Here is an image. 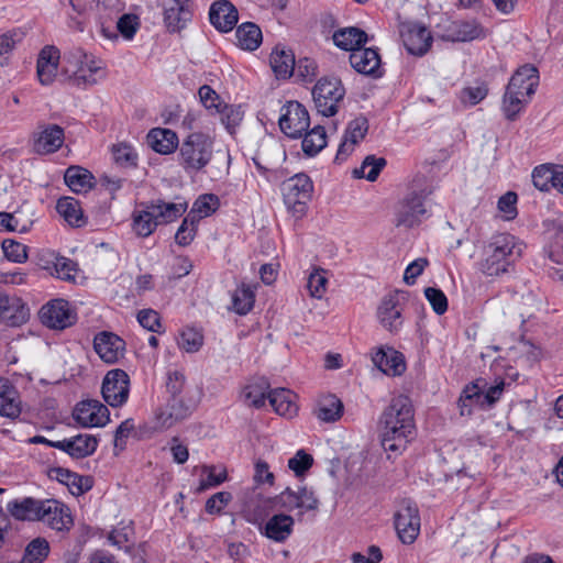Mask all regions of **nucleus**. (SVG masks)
Masks as SVG:
<instances>
[{
	"label": "nucleus",
	"instance_id": "nucleus-59",
	"mask_svg": "<svg viewBox=\"0 0 563 563\" xmlns=\"http://www.w3.org/2000/svg\"><path fill=\"white\" fill-rule=\"evenodd\" d=\"M367 131L368 120L364 115H360L349 123L344 137L352 144H357L365 137Z\"/></svg>",
	"mask_w": 563,
	"mask_h": 563
},
{
	"label": "nucleus",
	"instance_id": "nucleus-52",
	"mask_svg": "<svg viewBox=\"0 0 563 563\" xmlns=\"http://www.w3.org/2000/svg\"><path fill=\"white\" fill-rule=\"evenodd\" d=\"M220 206L219 197L214 194L200 195L192 205V208L188 214H194L198 218L211 216Z\"/></svg>",
	"mask_w": 563,
	"mask_h": 563
},
{
	"label": "nucleus",
	"instance_id": "nucleus-48",
	"mask_svg": "<svg viewBox=\"0 0 563 563\" xmlns=\"http://www.w3.org/2000/svg\"><path fill=\"white\" fill-rule=\"evenodd\" d=\"M386 164L387 162L384 157L368 155L363 161L361 167L354 169V176L356 178H365L368 181H375Z\"/></svg>",
	"mask_w": 563,
	"mask_h": 563
},
{
	"label": "nucleus",
	"instance_id": "nucleus-44",
	"mask_svg": "<svg viewBox=\"0 0 563 563\" xmlns=\"http://www.w3.org/2000/svg\"><path fill=\"white\" fill-rule=\"evenodd\" d=\"M25 32L14 27L0 35V66H8L16 45L23 41Z\"/></svg>",
	"mask_w": 563,
	"mask_h": 563
},
{
	"label": "nucleus",
	"instance_id": "nucleus-25",
	"mask_svg": "<svg viewBox=\"0 0 563 563\" xmlns=\"http://www.w3.org/2000/svg\"><path fill=\"white\" fill-rule=\"evenodd\" d=\"M98 439L91 434H77L68 439L60 440L56 449L67 453L73 459H84L92 455L98 448Z\"/></svg>",
	"mask_w": 563,
	"mask_h": 563
},
{
	"label": "nucleus",
	"instance_id": "nucleus-45",
	"mask_svg": "<svg viewBox=\"0 0 563 563\" xmlns=\"http://www.w3.org/2000/svg\"><path fill=\"white\" fill-rule=\"evenodd\" d=\"M530 99L520 92L515 91L506 87V91L503 97V112L507 120L515 121L522 109L528 104Z\"/></svg>",
	"mask_w": 563,
	"mask_h": 563
},
{
	"label": "nucleus",
	"instance_id": "nucleus-9",
	"mask_svg": "<svg viewBox=\"0 0 563 563\" xmlns=\"http://www.w3.org/2000/svg\"><path fill=\"white\" fill-rule=\"evenodd\" d=\"M278 124L286 136L299 139L310 125L309 112L300 102L288 101L282 107Z\"/></svg>",
	"mask_w": 563,
	"mask_h": 563
},
{
	"label": "nucleus",
	"instance_id": "nucleus-2",
	"mask_svg": "<svg viewBox=\"0 0 563 563\" xmlns=\"http://www.w3.org/2000/svg\"><path fill=\"white\" fill-rule=\"evenodd\" d=\"M434 187L424 175H416L406 195L397 201L394 208L393 223L396 228L413 229L431 217L428 198Z\"/></svg>",
	"mask_w": 563,
	"mask_h": 563
},
{
	"label": "nucleus",
	"instance_id": "nucleus-28",
	"mask_svg": "<svg viewBox=\"0 0 563 563\" xmlns=\"http://www.w3.org/2000/svg\"><path fill=\"white\" fill-rule=\"evenodd\" d=\"M43 507L44 500L33 497L13 499L7 504L8 512L20 521H37Z\"/></svg>",
	"mask_w": 563,
	"mask_h": 563
},
{
	"label": "nucleus",
	"instance_id": "nucleus-4",
	"mask_svg": "<svg viewBox=\"0 0 563 563\" xmlns=\"http://www.w3.org/2000/svg\"><path fill=\"white\" fill-rule=\"evenodd\" d=\"M213 157V140L202 132L190 133L180 144L178 163L190 173L202 170Z\"/></svg>",
	"mask_w": 563,
	"mask_h": 563
},
{
	"label": "nucleus",
	"instance_id": "nucleus-55",
	"mask_svg": "<svg viewBox=\"0 0 563 563\" xmlns=\"http://www.w3.org/2000/svg\"><path fill=\"white\" fill-rule=\"evenodd\" d=\"M198 218L194 214H187L175 234V241L180 246L189 245L197 233Z\"/></svg>",
	"mask_w": 563,
	"mask_h": 563
},
{
	"label": "nucleus",
	"instance_id": "nucleus-18",
	"mask_svg": "<svg viewBox=\"0 0 563 563\" xmlns=\"http://www.w3.org/2000/svg\"><path fill=\"white\" fill-rule=\"evenodd\" d=\"M64 129L57 124H44L38 126V132L33 136V150L40 155L57 152L64 144Z\"/></svg>",
	"mask_w": 563,
	"mask_h": 563
},
{
	"label": "nucleus",
	"instance_id": "nucleus-29",
	"mask_svg": "<svg viewBox=\"0 0 563 563\" xmlns=\"http://www.w3.org/2000/svg\"><path fill=\"white\" fill-rule=\"evenodd\" d=\"M544 253L553 264L562 266L560 268L549 266L547 268L548 276L554 280H563V229L555 230L549 236Z\"/></svg>",
	"mask_w": 563,
	"mask_h": 563
},
{
	"label": "nucleus",
	"instance_id": "nucleus-54",
	"mask_svg": "<svg viewBox=\"0 0 563 563\" xmlns=\"http://www.w3.org/2000/svg\"><path fill=\"white\" fill-rule=\"evenodd\" d=\"M49 553V544L43 538L32 540L25 548L22 563H43Z\"/></svg>",
	"mask_w": 563,
	"mask_h": 563
},
{
	"label": "nucleus",
	"instance_id": "nucleus-34",
	"mask_svg": "<svg viewBox=\"0 0 563 563\" xmlns=\"http://www.w3.org/2000/svg\"><path fill=\"white\" fill-rule=\"evenodd\" d=\"M146 141L153 151L163 155L174 153L179 145L176 132L163 128L152 129L147 133Z\"/></svg>",
	"mask_w": 563,
	"mask_h": 563
},
{
	"label": "nucleus",
	"instance_id": "nucleus-20",
	"mask_svg": "<svg viewBox=\"0 0 563 563\" xmlns=\"http://www.w3.org/2000/svg\"><path fill=\"white\" fill-rule=\"evenodd\" d=\"M37 521H42L56 531H68L73 527V518L68 507L55 499H45Z\"/></svg>",
	"mask_w": 563,
	"mask_h": 563
},
{
	"label": "nucleus",
	"instance_id": "nucleus-22",
	"mask_svg": "<svg viewBox=\"0 0 563 563\" xmlns=\"http://www.w3.org/2000/svg\"><path fill=\"white\" fill-rule=\"evenodd\" d=\"M48 477L56 479L60 484L67 486L70 494L74 496H81L89 492L93 486V479L89 475H79L64 467H51L48 470Z\"/></svg>",
	"mask_w": 563,
	"mask_h": 563
},
{
	"label": "nucleus",
	"instance_id": "nucleus-27",
	"mask_svg": "<svg viewBox=\"0 0 563 563\" xmlns=\"http://www.w3.org/2000/svg\"><path fill=\"white\" fill-rule=\"evenodd\" d=\"M539 85V70L537 67L530 64H526L517 69L511 76L507 87L520 92L531 99L534 95L536 89Z\"/></svg>",
	"mask_w": 563,
	"mask_h": 563
},
{
	"label": "nucleus",
	"instance_id": "nucleus-64",
	"mask_svg": "<svg viewBox=\"0 0 563 563\" xmlns=\"http://www.w3.org/2000/svg\"><path fill=\"white\" fill-rule=\"evenodd\" d=\"M198 95L201 103L211 114H214L223 103L221 97L208 85L201 86L198 90Z\"/></svg>",
	"mask_w": 563,
	"mask_h": 563
},
{
	"label": "nucleus",
	"instance_id": "nucleus-37",
	"mask_svg": "<svg viewBox=\"0 0 563 563\" xmlns=\"http://www.w3.org/2000/svg\"><path fill=\"white\" fill-rule=\"evenodd\" d=\"M236 44L244 51L253 52L260 47L263 35L260 26L253 22H245L235 31Z\"/></svg>",
	"mask_w": 563,
	"mask_h": 563
},
{
	"label": "nucleus",
	"instance_id": "nucleus-49",
	"mask_svg": "<svg viewBox=\"0 0 563 563\" xmlns=\"http://www.w3.org/2000/svg\"><path fill=\"white\" fill-rule=\"evenodd\" d=\"M214 114L220 115L221 123L224 125L230 134H233L235 128L241 123L243 119V111L241 106L228 104L223 102Z\"/></svg>",
	"mask_w": 563,
	"mask_h": 563
},
{
	"label": "nucleus",
	"instance_id": "nucleus-39",
	"mask_svg": "<svg viewBox=\"0 0 563 563\" xmlns=\"http://www.w3.org/2000/svg\"><path fill=\"white\" fill-rule=\"evenodd\" d=\"M273 71L279 78H288L295 68V56L290 49L276 46L269 56Z\"/></svg>",
	"mask_w": 563,
	"mask_h": 563
},
{
	"label": "nucleus",
	"instance_id": "nucleus-11",
	"mask_svg": "<svg viewBox=\"0 0 563 563\" xmlns=\"http://www.w3.org/2000/svg\"><path fill=\"white\" fill-rule=\"evenodd\" d=\"M277 503L287 511L298 509L299 520L302 519L306 511H313L319 507V499L316 497L313 490L307 487H299L298 490L287 487L278 495Z\"/></svg>",
	"mask_w": 563,
	"mask_h": 563
},
{
	"label": "nucleus",
	"instance_id": "nucleus-23",
	"mask_svg": "<svg viewBox=\"0 0 563 563\" xmlns=\"http://www.w3.org/2000/svg\"><path fill=\"white\" fill-rule=\"evenodd\" d=\"M209 21L218 31L228 33L239 21L238 9L229 0L214 1L209 10Z\"/></svg>",
	"mask_w": 563,
	"mask_h": 563
},
{
	"label": "nucleus",
	"instance_id": "nucleus-8",
	"mask_svg": "<svg viewBox=\"0 0 563 563\" xmlns=\"http://www.w3.org/2000/svg\"><path fill=\"white\" fill-rule=\"evenodd\" d=\"M420 514L417 504L405 498L394 516V523L400 541L405 544H411L416 541L420 532Z\"/></svg>",
	"mask_w": 563,
	"mask_h": 563
},
{
	"label": "nucleus",
	"instance_id": "nucleus-3",
	"mask_svg": "<svg viewBox=\"0 0 563 563\" xmlns=\"http://www.w3.org/2000/svg\"><path fill=\"white\" fill-rule=\"evenodd\" d=\"M522 243L509 233L493 236L485 249V258L481 263V271L487 276H498L508 271V267L521 256Z\"/></svg>",
	"mask_w": 563,
	"mask_h": 563
},
{
	"label": "nucleus",
	"instance_id": "nucleus-31",
	"mask_svg": "<svg viewBox=\"0 0 563 563\" xmlns=\"http://www.w3.org/2000/svg\"><path fill=\"white\" fill-rule=\"evenodd\" d=\"M372 360L379 371L389 376L401 375L406 369L404 355L391 347L377 350Z\"/></svg>",
	"mask_w": 563,
	"mask_h": 563
},
{
	"label": "nucleus",
	"instance_id": "nucleus-60",
	"mask_svg": "<svg viewBox=\"0 0 563 563\" xmlns=\"http://www.w3.org/2000/svg\"><path fill=\"white\" fill-rule=\"evenodd\" d=\"M137 321L144 329L155 332L163 333L165 331L161 316L156 310L153 309H142L137 312Z\"/></svg>",
	"mask_w": 563,
	"mask_h": 563
},
{
	"label": "nucleus",
	"instance_id": "nucleus-19",
	"mask_svg": "<svg viewBox=\"0 0 563 563\" xmlns=\"http://www.w3.org/2000/svg\"><path fill=\"white\" fill-rule=\"evenodd\" d=\"M93 349L104 363L114 364L123 357L125 342L113 332L102 331L96 334Z\"/></svg>",
	"mask_w": 563,
	"mask_h": 563
},
{
	"label": "nucleus",
	"instance_id": "nucleus-16",
	"mask_svg": "<svg viewBox=\"0 0 563 563\" xmlns=\"http://www.w3.org/2000/svg\"><path fill=\"white\" fill-rule=\"evenodd\" d=\"M30 310L15 295L0 287V321L9 327H19L29 320Z\"/></svg>",
	"mask_w": 563,
	"mask_h": 563
},
{
	"label": "nucleus",
	"instance_id": "nucleus-33",
	"mask_svg": "<svg viewBox=\"0 0 563 563\" xmlns=\"http://www.w3.org/2000/svg\"><path fill=\"white\" fill-rule=\"evenodd\" d=\"M332 40L340 49L354 53L368 42V35L360 27L347 26L334 31Z\"/></svg>",
	"mask_w": 563,
	"mask_h": 563
},
{
	"label": "nucleus",
	"instance_id": "nucleus-46",
	"mask_svg": "<svg viewBox=\"0 0 563 563\" xmlns=\"http://www.w3.org/2000/svg\"><path fill=\"white\" fill-rule=\"evenodd\" d=\"M343 413V404L334 395H329L320 400L316 415L318 419L324 422H334Z\"/></svg>",
	"mask_w": 563,
	"mask_h": 563
},
{
	"label": "nucleus",
	"instance_id": "nucleus-32",
	"mask_svg": "<svg viewBox=\"0 0 563 563\" xmlns=\"http://www.w3.org/2000/svg\"><path fill=\"white\" fill-rule=\"evenodd\" d=\"M21 410L18 389L9 379L0 377V416L15 419L20 416Z\"/></svg>",
	"mask_w": 563,
	"mask_h": 563
},
{
	"label": "nucleus",
	"instance_id": "nucleus-21",
	"mask_svg": "<svg viewBox=\"0 0 563 563\" xmlns=\"http://www.w3.org/2000/svg\"><path fill=\"white\" fill-rule=\"evenodd\" d=\"M60 52L54 45H45L36 60V76L41 85L49 86L57 76Z\"/></svg>",
	"mask_w": 563,
	"mask_h": 563
},
{
	"label": "nucleus",
	"instance_id": "nucleus-50",
	"mask_svg": "<svg viewBox=\"0 0 563 563\" xmlns=\"http://www.w3.org/2000/svg\"><path fill=\"white\" fill-rule=\"evenodd\" d=\"M112 156L114 163L123 168H134L137 166L139 155L135 148L128 143H119L112 146Z\"/></svg>",
	"mask_w": 563,
	"mask_h": 563
},
{
	"label": "nucleus",
	"instance_id": "nucleus-13",
	"mask_svg": "<svg viewBox=\"0 0 563 563\" xmlns=\"http://www.w3.org/2000/svg\"><path fill=\"white\" fill-rule=\"evenodd\" d=\"M194 405L186 402L184 397L169 398L165 406L155 411V428L166 430L188 418Z\"/></svg>",
	"mask_w": 563,
	"mask_h": 563
},
{
	"label": "nucleus",
	"instance_id": "nucleus-40",
	"mask_svg": "<svg viewBox=\"0 0 563 563\" xmlns=\"http://www.w3.org/2000/svg\"><path fill=\"white\" fill-rule=\"evenodd\" d=\"M191 18V8L164 3V22L170 32L183 30Z\"/></svg>",
	"mask_w": 563,
	"mask_h": 563
},
{
	"label": "nucleus",
	"instance_id": "nucleus-51",
	"mask_svg": "<svg viewBox=\"0 0 563 563\" xmlns=\"http://www.w3.org/2000/svg\"><path fill=\"white\" fill-rule=\"evenodd\" d=\"M269 385L265 379H261L254 384H250L244 388L245 401L255 408H262L266 399H268Z\"/></svg>",
	"mask_w": 563,
	"mask_h": 563
},
{
	"label": "nucleus",
	"instance_id": "nucleus-12",
	"mask_svg": "<svg viewBox=\"0 0 563 563\" xmlns=\"http://www.w3.org/2000/svg\"><path fill=\"white\" fill-rule=\"evenodd\" d=\"M73 418L82 428L104 427L110 420V412L100 401L88 399L76 405Z\"/></svg>",
	"mask_w": 563,
	"mask_h": 563
},
{
	"label": "nucleus",
	"instance_id": "nucleus-6",
	"mask_svg": "<svg viewBox=\"0 0 563 563\" xmlns=\"http://www.w3.org/2000/svg\"><path fill=\"white\" fill-rule=\"evenodd\" d=\"M345 96V88L338 77L320 78L313 89L312 98L318 113L324 117L335 115Z\"/></svg>",
	"mask_w": 563,
	"mask_h": 563
},
{
	"label": "nucleus",
	"instance_id": "nucleus-61",
	"mask_svg": "<svg viewBox=\"0 0 563 563\" xmlns=\"http://www.w3.org/2000/svg\"><path fill=\"white\" fill-rule=\"evenodd\" d=\"M141 26L140 19L136 14L125 13L121 15L117 22V30L123 38L131 41Z\"/></svg>",
	"mask_w": 563,
	"mask_h": 563
},
{
	"label": "nucleus",
	"instance_id": "nucleus-26",
	"mask_svg": "<svg viewBox=\"0 0 563 563\" xmlns=\"http://www.w3.org/2000/svg\"><path fill=\"white\" fill-rule=\"evenodd\" d=\"M380 324L389 332L397 333L402 325L401 308L396 295L385 296L377 309Z\"/></svg>",
	"mask_w": 563,
	"mask_h": 563
},
{
	"label": "nucleus",
	"instance_id": "nucleus-35",
	"mask_svg": "<svg viewBox=\"0 0 563 563\" xmlns=\"http://www.w3.org/2000/svg\"><path fill=\"white\" fill-rule=\"evenodd\" d=\"M295 520L286 514L271 517L264 526V534L276 542H284L292 533Z\"/></svg>",
	"mask_w": 563,
	"mask_h": 563
},
{
	"label": "nucleus",
	"instance_id": "nucleus-53",
	"mask_svg": "<svg viewBox=\"0 0 563 563\" xmlns=\"http://www.w3.org/2000/svg\"><path fill=\"white\" fill-rule=\"evenodd\" d=\"M254 292L245 285H242L232 294V308L240 316L250 312L254 306Z\"/></svg>",
	"mask_w": 563,
	"mask_h": 563
},
{
	"label": "nucleus",
	"instance_id": "nucleus-7",
	"mask_svg": "<svg viewBox=\"0 0 563 563\" xmlns=\"http://www.w3.org/2000/svg\"><path fill=\"white\" fill-rule=\"evenodd\" d=\"M67 73L73 74V80L76 86H91L104 77L103 67L100 60H96L93 56L86 54L78 48L65 56Z\"/></svg>",
	"mask_w": 563,
	"mask_h": 563
},
{
	"label": "nucleus",
	"instance_id": "nucleus-24",
	"mask_svg": "<svg viewBox=\"0 0 563 563\" xmlns=\"http://www.w3.org/2000/svg\"><path fill=\"white\" fill-rule=\"evenodd\" d=\"M486 387L487 382L484 378H478L464 387L459 398V407L462 416H471L475 408H487L486 400L483 399Z\"/></svg>",
	"mask_w": 563,
	"mask_h": 563
},
{
	"label": "nucleus",
	"instance_id": "nucleus-57",
	"mask_svg": "<svg viewBox=\"0 0 563 563\" xmlns=\"http://www.w3.org/2000/svg\"><path fill=\"white\" fill-rule=\"evenodd\" d=\"M202 472L206 477L200 481L199 492L219 486L227 479V470L224 467L206 465L202 467Z\"/></svg>",
	"mask_w": 563,
	"mask_h": 563
},
{
	"label": "nucleus",
	"instance_id": "nucleus-30",
	"mask_svg": "<svg viewBox=\"0 0 563 563\" xmlns=\"http://www.w3.org/2000/svg\"><path fill=\"white\" fill-rule=\"evenodd\" d=\"M446 36L452 42H471L484 38L486 32L477 20H459L451 23Z\"/></svg>",
	"mask_w": 563,
	"mask_h": 563
},
{
	"label": "nucleus",
	"instance_id": "nucleus-15",
	"mask_svg": "<svg viewBox=\"0 0 563 563\" xmlns=\"http://www.w3.org/2000/svg\"><path fill=\"white\" fill-rule=\"evenodd\" d=\"M41 322L51 329L63 330L75 322V314L64 299H54L40 310Z\"/></svg>",
	"mask_w": 563,
	"mask_h": 563
},
{
	"label": "nucleus",
	"instance_id": "nucleus-56",
	"mask_svg": "<svg viewBox=\"0 0 563 563\" xmlns=\"http://www.w3.org/2000/svg\"><path fill=\"white\" fill-rule=\"evenodd\" d=\"M328 278L325 271L322 268H314L308 276L307 288L311 297L321 299L327 291Z\"/></svg>",
	"mask_w": 563,
	"mask_h": 563
},
{
	"label": "nucleus",
	"instance_id": "nucleus-17",
	"mask_svg": "<svg viewBox=\"0 0 563 563\" xmlns=\"http://www.w3.org/2000/svg\"><path fill=\"white\" fill-rule=\"evenodd\" d=\"M349 59L352 68L358 74L372 78H380L384 75L378 48L363 46L351 53Z\"/></svg>",
	"mask_w": 563,
	"mask_h": 563
},
{
	"label": "nucleus",
	"instance_id": "nucleus-42",
	"mask_svg": "<svg viewBox=\"0 0 563 563\" xmlns=\"http://www.w3.org/2000/svg\"><path fill=\"white\" fill-rule=\"evenodd\" d=\"M159 224H166L181 217L187 210V202H165L157 200L150 203Z\"/></svg>",
	"mask_w": 563,
	"mask_h": 563
},
{
	"label": "nucleus",
	"instance_id": "nucleus-5",
	"mask_svg": "<svg viewBox=\"0 0 563 563\" xmlns=\"http://www.w3.org/2000/svg\"><path fill=\"white\" fill-rule=\"evenodd\" d=\"M284 203L297 219L302 218L313 192V184L306 174H296L282 184Z\"/></svg>",
	"mask_w": 563,
	"mask_h": 563
},
{
	"label": "nucleus",
	"instance_id": "nucleus-58",
	"mask_svg": "<svg viewBox=\"0 0 563 563\" xmlns=\"http://www.w3.org/2000/svg\"><path fill=\"white\" fill-rule=\"evenodd\" d=\"M202 334L192 328L183 330L178 340L179 347L187 353H195L199 351V349L202 346Z\"/></svg>",
	"mask_w": 563,
	"mask_h": 563
},
{
	"label": "nucleus",
	"instance_id": "nucleus-47",
	"mask_svg": "<svg viewBox=\"0 0 563 563\" xmlns=\"http://www.w3.org/2000/svg\"><path fill=\"white\" fill-rule=\"evenodd\" d=\"M303 133L301 147L306 155L314 156L327 145V133L323 126L317 125Z\"/></svg>",
	"mask_w": 563,
	"mask_h": 563
},
{
	"label": "nucleus",
	"instance_id": "nucleus-14",
	"mask_svg": "<svg viewBox=\"0 0 563 563\" xmlns=\"http://www.w3.org/2000/svg\"><path fill=\"white\" fill-rule=\"evenodd\" d=\"M400 36L409 54L424 55L432 44L431 32L419 23H404L400 26Z\"/></svg>",
	"mask_w": 563,
	"mask_h": 563
},
{
	"label": "nucleus",
	"instance_id": "nucleus-43",
	"mask_svg": "<svg viewBox=\"0 0 563 563\" xmlns=\"http://www.w3.org/2000/svg\"><path fill=\"white\" fill-rule=\"evenodd\" d=\"M56 210L73 227L85 224L82 210L77 199L73 197H62L57 200Z\"/></svg>",
	"mask_w": 563,
	"mask_h": 563
},
{
	"label": "nucleus",
	"instance_id": "nucleus-41",
	"mask_svg": "<svg viewBox=\"0 0 563 563\" xmlns=\"http://www.w3.org/2000/svg\"><path fill=\"white\" fill-rule=\"evenodd\" d=\"M64 179L69 189L76 194L87 191L93 186L92 174L80 166H69L64 175Z\"/></svg>",
	"mask_w": 563,
	"mask_h": 563
},
{
	"label": "nucleus",
	"instance_id": "nucleus-10",
	"mask_svg": "<svg viewBox=\"0 0 563 563\" xmlns=\"http://www.w3.org/2000/svg\"><path fill=\"white\" fill-rule=\"evenodd\" d=\"M101 393L104 401L111 407L122 406L129 398V375L120 368L109 371L103 378Z\"/></svg>",
	"mask_w": 563,
	"mask_h": 563
},
{
	"label": "nucleus",
	"instance_id": "nucleus-63",
	"mask_svg": "<svg viewBox=\"0 0 563 563\" xmlns=\"http://www.w3.org/2000/svg\"><path fill=\"white\" fill-rule=\"evenodd\" d=\"M424 296L437 314H443L448 310V298L445 294L435 287H427Z\"/></svg>",
	"mask_w": 563,
	"mask_h": 563
},
{
	"label": "nucleus",
	"instance_id": "nucleus-36",
	"mask_svg": "<svg viewBox=\"0 0 563 563\" xmlns=\"http://www.w3.org/2000/svg\"><path fill=\"white\" fill-rule=\"evenodd\" d=\"M268 400L274 411L279 416L292 417L297 412L295 394L286 388H276L268 391Z\"/></svg>",
	"mask_w": 563,
	"mask_h": 563
},
{
	"label": "nucleus",
	"instance_id": "nucleus-38",
	"mask_svg": "<svg viewBox=\"0 0 563 563\" xmlns=\"http://www.w3.org/2000/svg\"><path fill=\"white\" fill-rule=\"evenodd\" d=\"M159 225L150 203L143 210H136L132 216V230L141 238L150 236Z\"/></svg>",
	"mask_w": 563,
	"mask_h": 563
},
{
	"label": "nucleus",
	"instance_id": "nucleus-1",
	"mask_svg": "<svg viewBox=\"0 0 563 563\" xmlns=\"http://www.w3.org/2000/svg\"><path fill=\"white\" fill-rule=\"evenodd\" d=\"M416 437L415 410L409 397L391 399L380 417V441L385 451L395 454L406 450Z\"/></svg>",
	"mask_w": 563,
	"mask_h": 563
},
{
	"label": "nucleus",
	"instance_id": "nucleus-62",
	"mask_svg": "<svg viewBox=\"0 0 563 563\" xmlns=\"http://www.w3.org/2000/svg\"><path fill=\"white\" fill-rule=\"evenodd\" d=\"M54 271L59 279L67 282L75 280L77 264L67 257L58 256L54 262Z\"/></svg>",
	"mask_w": 563,
	"mask_h": 563
}]
</instances>
